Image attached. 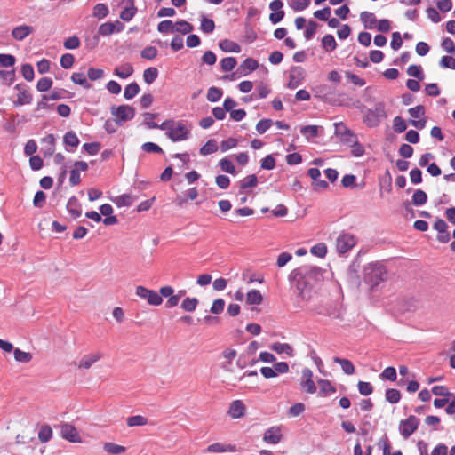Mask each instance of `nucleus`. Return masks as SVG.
Wrapping results in <instances>:
<instances>
[{
    "label": "nucleus",
    "instance_id": "1",
    "mask_svg": "<svg viewBox=\"0 0 455 455\" xmlns=\"http://www.w3.org/2000/svg\"><path fill=\"white\" fill-rule=\"evenodd\" d=\"M322 277V269L312 265L300 266L290 274V280L295 283L297 295L304 301L311 299L312 289Z\"/></svg>",
    "mask_w": 455,
    "mask_h": 455
},
{
    "label": "nucleus",
    "instance_id": "2",
    "mask_svg": "<svg viewBox=\"0 0 455 455\" xmlns=\"http://www.w3.org/2000/svg\"><path fill=\"white\" fill-rule=\"evenodd\" d=\"M388 273L386 267L380 262L369 263L363 268L364 282L371 289L378 286L381 282L387 279Z\"/></svg>",
    "mask_w": 455,
    "mask_h": 455
},
{
    "label": "nucleus",
    "instance_id": "3",
    "mask_svg": "<svg viewBox=\"0 0 455 455\" xmlns=\"http://www.w3.org/2000/svg\"><path fill=\"white\" fill-rule=\"evenodd\" d=\"M387 117L385 104L379 102L373 108L367 109L363 121L369 127L378 126Z\"/></svg>",
    "mask_w": 455,
    "mask_h": 455
},
{
    "label": "nucleus",
    "instance_id": "4",
    "mask_svg": "<svg viewBox=\"0 0 455 455\" xmlns=\"http://www.w3.org/2000/svg\"><path fill=\"white\" fill-rule=\"evenodd\" d=\"M189 133L190 128L182 121H174L170 132H166L167 137L174 142L187 140Z\"/></svg>",
    "mask_w": 455,
    "mask_h": 455
},
{
    "label": "nucleus",
    "instance_id": "5",
    "mask_svg": "<svg viewBox=\"0 0 455 455\" xmlns=\"http://www.w3.org/2000/svg\"><path fill=\"white\" fill-rule=\"evenodd\" d=\"M356 244V238L349 233H342L336 239V249L339 254H345Z\"/></svg>",
    "mask_w": 455,
    "mask_h": 455
},
{
    "label": "nucleus",
    "instance_id": "6",
    "mask_svg": "<svg viewBox=\"0 0 455 455\" xmlns=\"http://www.w3.org/2000/svg\"><path fill=\"white\" fill-rule=\"evenodd\" d=\"M135 293L138 297L147 300V302L152 306H159L163 302V299L156 291L141 285L136 287Z\"/></svg>",
    "mask_w": 455,
    "mask_h": 455
},
{
    "label": "nucleus",
    "instance_id": "7",
    "mask_svg": "<svg viewBox=\"0 0 455 455\" xmlns=\"http://www.w3.org/2000/svg\"><path fill=\"white\" fill-rule=\"evenodd\" d=\"M111 114L116 117V123L122 124L128 120H132L135 116V110L129 105H121L117 108H111Z\"/></svg>",
    "mask_w": 455,
    "mask_h": 455
},
{
    "label": "nucleus",
    "instance_id": "8",
    "mask_svg": "<svg viewBox=\"0 0 455 455\" xmlns=\"http://www.w3.org/2000/svg\"><path fill=\"white\" fill-rule=\"evenodd\" d=\"M60 435L63 439L70 443H82V438L77 429L69 423H63L60 426Z\"/></svg>",
    "mask_w": 455,
    "mask_h": 455
},
{
    "label": "nucleus",
    "instance_id": "9",
    "mask_svg": "<svg viewBox=\"0 0 455 455\" xmlns=\"http://www.w3.org/2000/svg\"><path fill=\"white\" fill-rule=\"evenodd\" d=\"M419 420L415 416H410L400 423V432L404 438L411 436L418 428Z\"/></svg>",
    "mask_w": 455,
    "mask_h": 455
},
{
    "label": "nucleus",
    "instance_id": "10",
    "mask_svg": "<svg viewBox=\"0 0 455 455\" xmlns=\"http://www.w3.org/2000/svg\"><path fill=\"white\" fill-rule=\"evenodd\" d=\"M123 10L120 12V19L124 21H130L136 15L138 9L134 4V0H123Z\"/></svg>",
    "mask_w": 455,
    "mask_h": 455
},
{
    "label": "nucleus",
    "instance_id": "11",
    "mask_svg": "<svg viewBox=\"0 0 455 455\" xmlns=\"http://www.w3.org/2000/svg\"><path fill=\"white\" fill-rule=\"evenodd\" d=\"M15 89L19 91L17 100L14 102L15 106H22L31 103L33 98L25 84H18L15 85Z\"/></svg>",
    "mask_w": 455,
    "mask_h": 455
},
{
    "label": "nucleus",
    "instance_id": "12",
    "mask_svg": "<svg viewBox=\"0 0 455 455\" xmlns=\"http://www.w3.org/2000/svg\"><path fill=\"white\" fill-rule=\"evenodd\" d=\"M35 28L33 26L22 24L12 28L11 36L17 41H22L29 35L33 34Z\"/></svg>",
    "mask_w": 455,
    "mask_h": 455
},
{
    "label": "nucleus",
    "instance_id": "13",
    "mask_svg": "<svg viewBox=\"0 0 455 455\" xmlns=\"http://www.w3.org/2000/svg\"><path fill=\"white\" fill-rule=\"evenodd\" d=\"M282 439L281 429L278 427H272L266 430L263 435V441L267 443L276 444Z\"/></svg>",
    "mask_w": 455,
    "mask_h": 455
},
{
    "label": "nucleus",
    "instance_id": "14",
    "mask_svg": "<svg viewBox=\"0 0 455 455\" xmlns=\"http://www.w3.org/2000/svg\"><path fill=\"white\" fill-rule=\"evenodd\" d=\"M245 405L241 400L233 401L229 405L228 415L232 419L242 418L245 414Z\"/></svg>",
    "mask_w": 455,
    "mask_h": 455
},
{
    "label": "nucleus",
    "instance_id": "15",
    "mask_svg": "<svg viewBox=\"0 0 455 455\" xmlns=\"http://www.w3.org/2000/svg\"><path fill=\"white\" fill-rule=\"evenodd\" d=\"M303 69L301 68H295L291 70L290 76H289V83L288 87L290 89H295L297 88L303 80Z\"/></svg>",
    "mask_w": 455,
    "mask_h": 455
},
{
    "label": "nucleus",
    "instance_id": "16",
    "mask_svg": "<svg viewBox=\"0 0 455 455\" xmlns=\"http://www.w3.org/2000/svg\"><path fill=\"white\" fill-rule=\"evenodd\" d=\"M102 357L101 353H93L84 355L78 363V369H90L92 365Z\"/></svg>",
    "mask_w": 455,
    "mask_h": 455
},
{
    "label": "nucleus",
    "instance_id": "17",
    "mask_svg": "<svg viewBox=\"0 0 455 455\" xmlns=\"http://www.w3.org/2000/svg\"><path fill=\"white\" fill-rule=\"evenodd\" d=\"M67 211L70 213L73 219H77L81 216V204L75 196L68 199L67 203Z\"/></svg>",
    "mask_w": 455,
    "mask_h": 455
},
{
    "label": "nucleus",
    "instance_id": "18",
    "mask_svg": "<svg viewBox=\"0 0 455 455\" xmlns=\"http://www.w3.org/2000/svg\"><path fill=\"white\" fill-rule=\"evenodd\" d=\"M133 72V67L129 62L124 63L114 69V75L122 79L128 78Z\"/></svg>",
    "mask_w": 455,
    "mask_h": 455
},
{
    "label": "nucleus",
    "instance_id": "19",
    "mask_svg": "<svg viewBox=\"0 0 455 455\" xmlns=\"http://www.w3.org/2000/svg\"><path fill=\"white\" fill-rule=\"evenodd\" d=\"M360 20L367 29H373L377 26V19L372 12L366 11L361 12Z\"/></svg>",
    "mask_w": 455,
    "mask_h": 455
},
{
    "label": "nucleus",
    "instance_id": "20",
    "mask_svg": "<svg viewBox=\"0 0 455 455\" xmlns=\"http://www.w3.org/2000/svg\"><path fill=\"white\" fill-rule=\"evenodd\" d=\"M235 447L232 446L230 444H224L221 443H215L211 445H209L205 451L211 452V453H221V452H227V451H235Z\"/></svg>",
    "mask_w": 455,
    "mask_h": 455
},
{
    "label": "nucleus",
    "instance_id": "21",
    "mask_svg": "<svg viewBox=\"0 0 455 455\" xmlns=\"http://www.w3.org/2000/svg\"><path fill=\"white\" fill-rule=\"evenodd\" d=\"M219 46L223 52H226L238 53L241 52V46L237 43L229 39H224L220 41Z\"/></svg>",
    "mask_w": 455,
    "mask_h": 455
},
{
    "label": "nucleus",
    "instance_id": "22",
    "mask_svg": "<svg viewBox=\"0 0 455 455\" xmlns=\"http://www.w3.org/2000/svg\"><path fill=\"white\" fill-rule=\"evenodd\" d=\"M237 355V352L233 348H227L222 352V356L226 359L225 362L222 363V369L226 371H231L230 365L232 360Z\"/></svg>",
    "mask_w": 455,
    "mask_h": 455
},
{
    "label": "nucleus",
    "instance_id": "23",
    "mask_svg": "<svg viewBox=\"0 0 455 455\" xmlns=\"http://www.w3.org/2000/svg\"><path fill=\"white\" fill-rule=\"evenodd\" d=\"M270 348L277 354H286L290 356L293 355V349L287 343L275 342L270 346Z\"/></svg>",
    "mask_w": 455,
    "mask_h": 455
},
{
    "label": "nucleus",
    "instance_id": "24",
    "mask_svg": "<svg viewBox=\"0 0 455 455\" xmlns=\"http://www.w3.org/2000/svg\"><path fill=\"white\" fill-rule=\"evenodd\" d=\"M104 451L110 455H120L125 452L124 446L116 444L114 443H105L103 445Z\"/></svg>",
    "mask_w": 455,
    "mask_h": 455
},
{
    "label": "nucleus",
    "instance_id": "25",
    "mask_svg": "<svg viewBox=\"0 0 455 455\" xmlns=\"http://www.w3.org/2000/svg\"><path fill=\"white\" fill-rule=\"evenodd\" d=\"M193 29L194 27L186 20H181L174 23V32L187 35L192 32Z\"/></svg>",
    "mask_w": 455,
    "mask_h": 455
},
{
    "label": "nucleus",
    "instance_id": "26",
    "mask_svg": "<svg viewBox=\"0 0 455 455\" xmlns=\"http://www.w3.org/2000/svg\"><path fill=\"white\" fill-rule=\"evenodd\" d=\"M333 362L339 363L346 374L352 375L355 373V366L351 361L339 357H334Z\"/></svg>",
    "mask_w": 455,
    "mask_h": 455
},
{
    "label": "nucleus",
    "instance_id": "27",
    "mask_svg": "<svg viewBox=\"0 0 455 455\" xmlns=\"http://www.w3.org/2000/svg\"><path fill=\"white\" fill-rule=\"evenodd\" d=\"M318 384L320 386L319 395L326 396L329 394H333L336 392V388L331 385L329 380L326 379H319Z\"/></svg>",
    "mask_w": 455,
    "mask_h": 455
},
{
    "label": "nucleus",
    "instance_id": "28",
    "mask_svg": "<svg viewBox=\"0 0 455 455\" xmlns=\"http://www.w3.org/2000/svg\"><path fill=\"white\" fill-rule=\"evenodd\" d=\"M219 146L217 141L213 139H211L200 148V154L202 156H207L217 152Z\"/></svg>",
    "mask_w": 455,
    "mask_h": 455
},
{
    "label": "nucleus",
    "instance_id": "29",
    "mask_svg": "<svg viewBox=\"0 0 455 455\" xmlns=\"http://www.w3.org/2000/svg\"><path fill=\"white\" fill-rule=\"evenodd\" d=\"M52 437V427L44 424L40 427L39 433H38V439L41 443H47L51 440Z\"/></svg>",
    "mask_w": 455,
    "mask_h": 455
},
{
    "label": "nucleus",
    "instance_id": "30",
    "mask_svg": "<svg viewBox=\"0 0 455 455\" xmlns=\"http://www.w3.org/2000/svg\"><path fill=\"white\" fill-rule=\"evenodd\" d=\"M246 300L250 305H259L263 300V297L259 291L251 290L247 293Z\"/></svg>",
    "mask_w": 455,
    "mask_h": 455
},
{
    "label": "nucleus",
    "instance_id": "31",
    "mask_svg": "<svg viewBox=\"0 0 455 455\" xmlns=\"http://www.w3.org/2000/svg\"><path fill=\"white\" fill-rule=\"evenodd\" d=\"M133 202L134 198L129 194L118 196L114 199V203L117 207L131 206Z\"/></svg>",
    "mask_w": 455,
    "mask_h": 455
},
{
    "label": "nucleus",
    "instance_id": "32",
    "mask_svg": "<svg viewBox=\"0 0 455 455\" xmlns=\"http://www.w3.org/2000/svg\"><path fill=\"white\" fill-rule=\"evenodd\" d=\"M73 83L83 86L85 89L91 88V84L87 81V78L84 73H73L71 76Z\"/></svg>",
    "mask_w": 455,
    "mask_h": 455
},
{
    "label": "nucleus",
    "instance_id": "33",
    "mask_svg": "<svg viewBox=\"0 0 455 455\" xmlns=\"http://www.w3.org/2000/svg\"><path fill=\"white\" fill-rule=\"evenodd\" d=\"M126 423L129 427H140L148 424V419L144 416L135 415L127 418Z\"/></svg>",
    "mask_w": 455,
    "mask_h": 455
},
{
    "label": "nucleus",
    "instance_id": "34",
    "mask_svg": "<svg viewBox=\"0 0 455 455\" xmlns=\"http://www.w3.org/2000/svg\"><path fill=\"white\" fill-rule=\"evenodd\" d=\"M322 46L326 52H332L337 47V43L332 35H325L322 39Z\"/></svg>",
    "mask_w": 455,
    "mask_h": 455
},
{
    "label": "nucleus",
    "instance_id": "35",
    "mask_svg": "<svg viewBox=\"0 0 455 455\" xmlns=\"http://www.w3.org/2000/svg\"><path fill=\"white\" fill-rule=\"evenodd\" d=\"M199 301L196 298H186L181 302V308L185 310L186 312H193L196 310Z\"/></svg>",
    "mask_w": 455,
    "mask_h": 455
},
{
    "label": "nucleus",
    "instance_id": "36",
    "mask_svg": "<svg viewBox=\"0 0 455 455\" xmlns=\"http://www.w3.org/2000/svg\"><path fill=\"white\" fill-rule=\"evenodd\" d=\"M139 92H140L139 84L135 82L131 83L125 87L124 97L126 100H131V99L134 98L139 93Z\"/></svg>",
    "mask_w": 455,
    "mask_h": 455
},
{
    "label": "nucleus",
    "instance_id": "37",
    "mask_svg": "<svg viewBox=\"0 0 455 455\" xmlns=\"http://www.w3.org/2000/svg\"><path fill=\"white\" fill-rule=\"evenodd\" d=\"M427 201V196L425 191L417 189L412 196V204L416 206L423 205Z\"/></svg>",
    "mask_w": 455,
    "mask_h": 455
},
{
    "label": "nucleus",
    "instance_id": "38",
    "mask_svg": "<svg viewBox=\"0 0 455 455\" xmlns=\"http://www.w3.org/2000/svg\"><path fill=\"white\" fill-rule=\"evenodd\" d=\"M158 76V70L156 68H148L143 72V79L145 83L150 84H152Z\"/></svg>",
    "mask_w": 455,
    "mask_h": 455
},
{
    "label": "nucleus",
    "instance_id": "39",
    "mask_svg": "<svg viewBox=\"0 0 455 455\" xmlns=\"http://www.w3.org/2000/svg\"><path fill=\"white\" fill-rule=\"evenodd\" d=\"M223 95V91L218 87H210L207 92V100L211 102H216L220 100Z\"/></svg>",
    "mask_w": 455,
    "mask_h": 455
},
{
    "label": "nucleus",
    "instance_id": "40",
    "mask_svg": "<svg viewBox=\"0 0 455 455\" xmlns=\"http://www.w3.org/2000/svg\"><path fill=\"white\" fill-rule=\"evenodd\" d=\"M258 179L255 174L248 175L240 181V188L246 189L249 188H254L257 186Z\"/></svg>",
    "mask_w": 455,
    "mask_h": 455
},
{
    "label": "nucleus",
    "instance_id": "41",
    "mask_svg": "<svg viewBox=\"0 0 455 455\" xmlns=\"http://www.w3.org/2000/svg\"><path fill=\"white\" fill-rule=\"evenodd\" d=\"M63 142L67 146L76 148L79 144V139L74 132H68L63 137Z\"/></svg>",
    "mask_w": 455,
    "mask_h": 455
},
{
    "label": "nucleus",
    "instance_id": "42",
    "mask_svg": "<svg viewBox=\"0 0 455 455\" xmlns=\"http://www.w3.org/2000/svg\"><path fill=\"white\" fill-rule=\"evenodd\" d=\"M200 29L205 34H210L214 31L215 23L212 19L203 17L201 20Z\"/></svg>",
    "mask_w": 455,
    "mask_h": 455
},
{
    "label": "nucleus",
    "instance_id": "43",
    "mask_svg": "<svg viewBox=\"0 0 455 455\" xmlns=\"http://www.w3.org/2000/svg\"><path fill=\"white\" fill-rule=\"evenodd\" d=\"M300 132L307 140L315 138L318 136V127L316 125H306L301 128Z\"/></svg>",
    "mask_w": 455,
    "mask_h": 455
},
{
    "label": "nucleus",
    "instance_id": "44",
    "mask_svg": "<svg viewBox=\"0 0 455 455\" xmlns=\"http://www.w3.org/2000/svg\"><path fill=\"white\" fill-rule=\"evenodd\" d=\"M108 14V8L104 4H97L92 12V15L98 19H103Z\"/></svg>",
    "mask_w": 455,
    "mask_h": 455
},
{
    "label": "nucleus",
    "instance_id": "45",
    "mask_svg": "<svg viewBox=\"0 0 455 455\" xmlns=\"http://www.w3.org/2000/svg\"><path fill=\"white\" fill-rule=\"evenodd\" d=\"M13 354L17 362L29 363L32 360V355L30 353L21 351L20 348H15Z\"/></svg>",
    "mask_w": 455,
    "mask_h": 455
},
{
    "label": "nucleus",
    "instance_id": "46",
    "mask_svg": "<svg viewBox=\"0 0 455 455\" xmlns=\"http://www.w3.org/2000/svg\"><path fill=\"white\" fill-rule=\"evenodd\" d=\"M157 30L163 34L172 33L174 32V23L170 20H164L159 22Z\"/></svg>",
    "mask_w": 455,
    "mask_h": 455
},
{
    "label": "nucleus",
    "instance_id": "47",
    "mask_svg": "<svg viewBox=\"0 0 455 455\" xmlns=\"http://www.w3.org/2000/svg\"><path fill=\"white\" fill-rule=\"evenodd\" d=\"M386 400L390 403H397L401 399V394L399 390L395 388H389L386 391Z\"/></svg>",
    "mask_w": 455,
    "mask_h": 455
},
{
    "label": "nucleus",
    "instance_id": "48",
    "mask_svg": "<svg viewBox=\"0 0 455 455\" xmlns=\"http://www.w3.org/2000/svg\"><path fill=\"white\" fill-rule=\"evenodd\" d=\"M236 60L235 57H226L221 60L220 66L223 71H231L236 66Z\"/></svg>",
    "mask_w": 455,
    "mask_h": 455
},
{
    "label": "nucleus",
    "instance_id": "49",
    "mask_svg": "<svg viewBox=\"0 0 455 455\" xmlns=\"http://www.w3.org/2000/svg\"><path fill=\"white\" fill-rule=\"evenodd\" d=\"M220 169L225 172H228V173H230V174H235V165L233 164V163L228 159L227 157L225 158H222L220 163Z\"/></svg>",
    "mask_w": 455,
    "mask_h": 455
},
{
    "label": "nucleus",
    "instance_id": "50",
    "mask_svg": "<svg viewBox=\"0 0 455 455\" xmlns=\"http://www.w3.org/2000/svg\"><path fill=\"white\" fill-rule=\"evenodd\" d=\"M173 122H174V120L170 119V120H166V121L163 122L161 124H157L155 122H148L147 121V125L150 129H160V130H165L167 132H170V128H172Z\"/></svg>",
    "mask_w": 455,
    "mask_h": 455
},
{
    "label": "nucleus",
    "instance_id": "51",
    "mask_svg": "<svg viewBox=\"0 0 455 455\" xmlns=\"http://www.w3.org/2000/svg\"><path fill=\"white\" fill-rule=\"evenodd\" d=\"M259 67L258 61L251 59L247 58L243 60V62L241 64L240 68H242L243 71L251 72L257 69Z\"/></svg>",
    "mask_w": 455,
    "mask_h": 455
},
{
    "label": "nucleus",
    "instance_id": "52",
    "mask_svg": "<svg viewBox=\"0 0 455 455\" xmlns=\"http://www.w3.org/2000/svg\"><path fill=\"white\" fill-rule=\"evenodd\" d=\"M407 74L410 76L415 77L419 80L424 79V73L420 66L418 65H411L407 69Z\"/></svg>",
    "mask_w": 455,
    "mask_h": 455
},
{
    "label": "nucleus",
    "instance_id": "53",
    "mask_svg": "<svg viewBox=\"0 0 455 455\" xmlns=\"http://www.w3.org/2000/svg\"><path fill=\"white\" fill-rule=\"evenodd\" d=\"M273 124L274 122L271 119H261L256 124V131L259 134H263L273 125Z\"/></svg>",
    "mask_w": 455,
    "mask_h": 455
},
{
    "label": "nucleus",
    "instance_id": "54",
    "mask_svg": "<svg viewBox=\"0 0 455 455\" xmlns=\"http://www.w3.org/2000/svg\"><path fill=\"white\" fill-rule=\"evenodd\" d=\"M393 129L395 132L402 133L407 129V124L401 116H395L393 120Z\"/></svg>",
    "mask_w": 455,
    "mask_h": 455
},
{
    "label": "nucleus",
    "instance_id": "55",
    "mask_svg": "<svg viewBox=\"0 0 455 455\" xmlns=\"http://www.w3.org/2000/svg\"><path fill=\"white\" fill-rule=\"evenodd\" d=\"M310 252L319 258H324L327 253V246L323 243H317L311 248Z\"/></svg>",
    "mask_w": 455,
    "mask_h": 455
},
{
    "label": "nucleus",
    "instance_id": "56",
    "mask_svg": "<svg viewBox=\"0 0 455 455\" xmlns=\"http://www.w3.org/2000/svg\"><path fill=\"white\" fill-rule=\"evenodd\" d=\"M0 77L5 84L11 85L15 79V72L14 70H0Z\"/></svg>",
    "mask_w": 455,
    "mask_h": 455
},
{
    "label": "nucleus",
    "instance_id": "57",
    "mask_svg": "<svg viewBox=\"0 0 455 455\" xmlns=\"http://www.w3.org/2000/svg\"><path fill=\"white\" fill-rule=\"evenodd\" d=\"M157 55V49L154 46H147L140 52L141 58L145 60H153Z\"/></svg>",
    "mask_w": 455,
    "mask_h": 455
},
{
    "label": "nucleus",
    "instance_id": "58",
    "mask_svg": "<svg viewBox=\"0 0 455 455\" xmlns=\"http://www.w3.org/2000/svg\"><path fill=\"white\" fill-rule=\"evenodd\" d=\"M21 74L24 79L30 82L34 79V68L31 64H24L21 67Z\"/></svg>",
    "mask_w": 455,
    "mask_h": 455
},
{
    "label": "nucleus",
    "instance_id": "59",
    "mask_svg": "<svg viewBox=\"0 0 455 455\" xmlns=\"http://www.w3.org/2000/svg\"><path fill=\"white\" fill-rule=\"evenodd\" d=\"M84 149L91 156H95L100 150V142H91L84 143L83 145Z\"/></svg>",
    "mask_w": 455,
    "mask_h": 455
},
{
    "label": "nucleus",
    "instance_id": "60",
    "mask_svg": "<svg viewBox=\"0 0 455 455\" xmlns=\"http://www.w3.org/2000/svg\"><path fill=\"white\" fill-rule=\"evenodd\" d=\"M16 59L12 54H0V65L2 67L9 68L12 67L15 64Z\"/></svg>",
    "mask_w": 455,
    "mask_h": 455
},
{
    "label": "nucleus",
    "instance_id": "61",
    "mask_svg": "<svg viewBox=\"0 0 455 455\" xmlns=\"http://www.w3.org/2000/svg\"><path fill=\"white\" fill-rule=\"evenodd\" d=\"M310 4V0H291V7L295 12H301L307 8Z\"/></svg>",
    "mask_w": 455,
    "mask_h": 455
},
{
    "label": "nucleus",
    "instance_id": "62",
    "mask_svg": "<svg viewBox=\"0 0 455 455\" xmlns=\"http://www.w3.org/2000/svg\"><path fill=\"white\" fill-rule=\"evenodd\" d=\"M63 45L68 50L77 49L80 46V40L76 36H72L64 41Z\"/></svg>",
    "mask_w": 455,
    "mask_h": 455
},
{
    "label": "nucleus",
    "instance_id": "63",
    "mask_svg": "<svg viewBox=\"0 0 455 455\" xmlns=\"http://www.w3.org/2000/svg\"><path fill=\"white\" fill-rule=\"evenodd\" d=\"M75 61V58L71 53H65L60 57V65L63 68L68 69L72 68Z\"/></svg>",
    "mask_w": 455,
    "mask_h": 455
},
{
    "label": "nucleus",
    "instance_id": "64",
    "mask_svg": "<svg viewBox=\"0 0 455 455\" xmlns=\"http://www.w3.org/2000/svg\"><path fill=\"white\" fill-rule=\"evenodd\" d=\"M52 85V80L49 77H43L38 80L36 89L39 92H47Z\"/></svg>",
    "mask_w": 455,
    "mask_h": 455
}]
</instances>
